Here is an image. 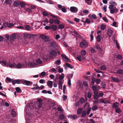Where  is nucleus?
I'll return each instance as SVG.
<instances>
[{"mask_svg": "<svg viewBox=\"0 0 123 123\" xmlns=\"http://www.w3.org/2000/svg\"><path fill=\"white\" fill-rule=\"evenodd\" d=\"M88 45V44L87 42L85 40H83L82 42H80L79 46L80 47L83 48L84 47H87Z\"/></svg>", "mask_w": 123, "mask_h": 123, "instance_id": "f257e3e1", "label": "nucleus"}, {"mask_svg": "<svg viewBox=\"0 0 123 123\" xmlns=\"http://www.w3.org/2000/svg\"><path fill=\"white\" fill-rule=\"evenodd\" d=\"M9 62H7L6 61L3 60L0 62V64L4 67H8L9 63Z\"/></svg>", "mask_w": 123, "mask_h": 123, "instance_id": "f03ea898", "label": "nucleus"}, {"mask_svg": "<svg viewBox=\"0 0 123 123\" xmlns=\"http://www.w3.org/2000/svg\"><path fill=\"white\" fill-rule=\"evenodd\" d=\"M54 18H55L56 19L55 20H54V24H55L58 25L60 23V21L59 20H60L61 18H60L57 16H52Z\"/></svg>", "mask_w": 123, "mask_h": 123, "instance_id": "7ed1b4c3", "label": "nucleus"}, {"mask_svg": "<svg viewBox=\"0 0 123 123\" xmlns=\"http://www.w3.org/2000/svg\"><path fill=\"white\" fill-rule=\"evenodd\" d=\"M96 48L99 51V53L100 54L103 55L104 53V51L103 49L100 47L98 45L96 46Z\"/></svg>", "mask_w": 123, "mask_h": 123, "instance_id": "20e7f679", "label": "nucleus"}, {"mask_svg": "<svg viewBox=\"0 0 123 123\" xmlns=\"http://www.w3.org/2000/svg\"><path fill=\"white\" fill-rule=\"evenodd\" d=\"M24 64L19 62L17 64H16V68H24Z\"/></svg>", "mask_w": 123, "mask_h": 123, "instance_id": "39448f33", "label": "nucleus"}, {"mask_svg": "<svg viewBox=\"0 0 123 123\" xmlns=\"http://www.w3.org/2000/svg\"><path fill=\"white\" fill-rule=\"evenodd\" d=\"M70 11L72 12L76 13L78 11V9L75 7L72 6L70 7Z\"/></svg>", "mask_w": 123, "mask_h": 123, "instance_id": "423d86ee", "label": "nucleus"}, {"mask_svg": "<svg viewBox=\"0 0 123 123\" xmlns=\"http://www.w3.org/2000/svg\"><path fill=\"white\" fill-rule=\"evenodd\" d=\"M118 11V9L115 7L114 8L110 9V12L112 14L114 12L115 13H117Z\"/></svg>", "mask_w": 123, "mask_h": 123, "instance_id": "0eeeda50", "label": "nucleus"}, {"mask_svg": "<svg viewBox=\"0 0 123 123\" xmlns=\"http://www.w3.org/2000/svg\"><path fill=\"white\" fill-rule=\"evenodd\" d=\"M67 117L68 118H70L72 119H75L76 118H77V116L76 115H69L67 116Z\"/></svg>", "mask_w": 123, "mask_h": 123, "instance_id": "6e6552de", "label": "nucleus"}, {"mask_svg": "<svg viewBox=\"0 0 123 123\" xmlns=\"http://www.w3.org/2000/svg\"><path fill=\"white\" fill-rule=\"evenodd\" d=\"M42 38L44 39L45 41H48L49 40V38L47 35H42L41 36Z\"/></svg>", "mask_w": 123, "mask_h": 123, "instance_id": "1a4fd4ad", "label": "nucleus"}, {"mask_svg": "<svg viewBox=\"0 0 123 123\" xmlns=\"http://www.w3.org/2000/svg\"><path fill=\"white\" fill-rule=\"evenodd\" d=\"M119 106V104L117 102H114L113 103L112 105V108H115L118 107Z\"/></svg>", "mask_w": 123, "mask_h": 123, "instance_id": "9d476101", "label": "nucleus"}, {"mask_svg": "<svg viewBox=\"0 0 123 123\" xmlns=\"http://www.w3.org/2000/svg\"><path fill=\"white\" fill-rule=\"evenodd\" d=\"M61 56L62 58L66 62H68L69 60V59L67 56L65 55H64L62 54L61 55Z\"/></svg>", "mask_w": 123, "mask_h": 123, "instance_id": "9b49d317", "label": "nucleus"}, {"mask_svg": "<svg viewBox=\"0 0 123 123\" xmlns=\"http://www.w3.org/2000/svg\"><path fill=\"white\" fill-rule=\"evenodd\" d=\"M50 54L53 56H56L57 53L56 51L54 50H52L49 52Z\"/></svg>", "mask_w": 123, "mask_h": 123, "instance_id": "f8f14e48", "label": "nucleus"}, {"mask_svg": "<svg viewBox=\"0 0 123 123\" xmlns=\"http://www.w3.org/2000/svg\"><path fill=\"white\" fill-rule=\"evenodd\" d=\"M23 83H25V85L27 86H29L32 83V82L26 80H24L23 81Z\"/></svg>", "mask_w": 123, "mask_h": 123, "instance_id": "ddd939ff", "label": "nucleus"}, {"mask_svg": "<svg viewBox=\"0 0 123 123\" xmlns=\"http://www.w3.org/2000/svg\"><path fill=\"white\" fill-rule=\"evenodd\" d=\"M21 81V80L19 79L18 80H14L12 82V84L14 85L16 83H17V84H20V82Z\"/></svg>", "mask_w": 123, "mask_h": 123, "instance_id": "4468645a", "label": "nucleus"}, {"mask_svg": "<svg viewBox=\"0 0 123 123\" xmlns=\"http://www.w3.org/2000/svg\"><path fill=\"white\" fill-rule=\"evenodd\" d=\"M42 14L43 15H53L52 13H47L45 11H43Z\"/></svg>", "mask_w": 123, "mask_h": 123, "instance_id": "2eb2a0df", "label": "nucleus"}, {"mask_svg": "<svg viewBox=\"0 0 123 123\" xmlns=\"http://www.w3.org/2000/svg\"><path fill=\"white\" fill-rule=\"evenodd\" d=\"M111 79L113 82H120V80L116 78L112 77L111 78Z\"/></svg>", "mask_w": 123, "mask_h": 123, "instance_id": "dca6fc26", "label": "nucleus"}, {"mask_svg": "<svg viewBox=\"0 0 123 123\" xmlns=\"http://www.w3.org/2000/svg\"><path fill=\"white\" fill-rule=\"evenodd\" d=\"M51 46L52 47L54 48H56L57 47V45L55 41H53L51 43Z\"/></svg>", "mask_w": 123, "mask_h": 123, "instance_id": "f3484780", "label": "nucleus"}, {"mask_svg": "<svg viewBox=\"0 0 123 123\" xmlns=\"http://www.w3.org/2000/svg\"><path fill=\"white\" fill-rule=\"evenodd\" d=\"M48 86L50 88H51L52 86L53 82H52L50 81H48L47 83Z\"/></svg>", "mask_w": 123, "mask_h": 123, "instance_id": "a211bd4d", "label": "nucleus"}, {"mask_svg": "<svg viewBox=\"0 0 123 123\" xmlns=\"http://www.w3.org/2000/svg\"><path fill=\"white\" fill-rule=\"evenodd\" d=\"M9 64L8 66L10 68H16V64L13 63V64L10 63V62H9Z\"/></svg>", "mask_w": 123, "mask_h": 123, "instance_id": "6ab92c4d", "label": "nucleus"}, {"mask_svg": "<svg viewBox=\"0 0 123 123\" xmlns=\"http://www.w3.org/2000/svg\"><path fill=\"white\" fill-rule=\"evenodd\" d=\"M50 27L51 29H52V30L53 31H55L57 28V26L54 25H51L50 26Z\"/></svg>", "mask_w": 123, "mask_h": 123, "instance_id": "aec40b11", "label": "nucleus"}, {"mask_svg": "<svg viewBox=\"0 0 123 123\" xmlns=\"http://www.w3.org/2000/svg\"><path fill=\"white\" fill-rule=\"evenodd\" d=\"M82 111V109L81 108H78L77 111V114L78 115H79L81 113Z\"/></svg>", "mask_w": 123, "mask_h": 123, "instance_id": "412c9836", "label": "nucleus"}, {"mask_svg": "<svg viewBox=\"0 0 123 123\" xmlns=\"http://www.w3.org/2000/svg\"><path fill=\"white\" fill-rule=\"evenodd\" d=\"M65 64L66 66L67 67H66L65 69H66V68H67L68 67L71 69H73V68L74 67L68 63H66Z\"/></svg>", "mask_w": 123, "mask_h": 123, "instance_id": "4be33fe9", "label": "nucleus"}, {"mask_svg": "<svg viewBox=\"0 0 123 123\" xmlns=\"http://www.w3.org/2000/svg\"><path fill=\"white\" fill-rule=\"evenodd\" d=\"M108 33L107 34L110 37L111 36V35L112 34V31L111 29H109L108 30Z\"/></svg>", "mask_w": 123, "mask_h": 123, "instance_id": "5701e85b", "label": "nucleus"}, {"mask_svg": "<svg viewBox=\"0 0 123 123\" xmlns=\"http://www.w3.org/2000/svg\"><path fill=\"white\" fill-rule=\"evenodd\" d=\"M13 5L14 6L17 7L19 5V3L18 1H14L13 2Z\"/></svg>", "mask_w": 123, "mask_h": 123, "instance_id": "b1692460", "label": "nucleus"}, {"mask_svg": "<svg viewBox=\"0 0 123 123\" xmlns=\"http://www.w3.org/2000/svg\"><path fill=\"white\" fill-rule=\"evenodd\" d=\"M69 31L70 33H74L77 35L78 34V33L77 32L74 30H73L71 28H70Z\"/></svg>", "mask_w": 123, "mask_h": 123, "instance_id": "393cba45", "label": "nucleus"}, {"mask_svg": "<svg viewBox=\"0 0 123 123\" xmlns=\"http://www.w3.org/2000/svg\"><path fill=\"white\" fill-rule=\"evenodd\" d=\"M64 77V75L63 73H62L61 75H60L59 76V79L60 80H63Z\"/></svg>", "mask_w": 123, "mask_h": 123, "instance_id": "a878e982", "label": "nucleus"}, {"mask_svg": "<svg viewBox=\"0 0 123 123\" xmlns=\"http://www.w3.org/2000/svg\"><path fill=\"white\" fill-rule=\"evenodd\" d=\"M16 36L15 34H12L10 37V39L12 40H14L16 38Z\"/></svg>", "mask_w": 123, "mask_h": 123, "instance_id": "bb28decb", "label": "nucleus"}, {"mask_svg": "<svg viewBox=\"0 0 123 123\" xmlns=\"http://www.w3.org/2000/svg\"><path fill=\"white\" fill-rule=\"evenodd\" d=\"M12 0H6L5 3L7 5L11 4L12 2Z\"/></svg>", "mask_w": 123, "mask_h": 123, "instance_id": "cd10ccee", "label": "nucleus"}, {"mask_svg": "<svg viewBox=\"0 0 123 123\" xmlns=\"http://www.w3.org/2000/svg\"><path fill=\"white\" fill-rule=\"evenodd\" d=\"M81 116L83 117H85L86 115V110L82 111L81 113Z\"/></svg>", "mask_w": 123, "mask_h": 123, "instance_id": "c85d7f7f", "label": "nucleus"}, {"mask_svg": "<svg viewBox=\"0 0 123 123\" xmlns=\"http://www.w3.org/2000/svg\"><path fill=\"white\" fill-rule=\"evenodd\" d=\"M37 65V63L35 62H31L29 63V65L31 66H35Z\"/></svg>", "mask_w": 123, "mask_h": 123, "instance_id": "c756f323", "label": "nucleus"}, {"mask_svg": "<svg viewBox=\"0 0 123 123\" xmlns=\"http://www.w3.org/2000/svg\"><path fill=\"white\" fill-rule=\"evenodd\" d=\"M64 27L65 26L64 25L61 24L59 25L58 26V28L61 29H63Z\"/></svg>", "mask_w": 123, "mask_h": 123, "instance_id": "7c9ffc66", "label": "nucleus"}, {"mask_svg": "<svg viewBox=\"0 0 123 123\" xmlns=\"http://www.w3.org/2000/svg\"><path fill=\"white\" fill-rule=\"evenodd\" d=\"M96 79L94 77H92V84L93 85L94 84V83L95 82V80H96Z\"/></svg>", "mask_w": 123, "mask_h": 123, "instance_id": "2f4dec72", "label": "nucleus"}, {"mask_svg": "<svg viewBox=\"0 0 123 123\" xmlns=\"http://www.w3.org/2000/svg\"><path fill=\"white\" fill-rule=\"evenodd\" d=\"M100 28L102 30H104L106 29V25H105L102 24L100 25Z\"/></svg>", "mask_w": 123, "mask_h": 123, "instance_id": "473e14b6", "label": "nucleus"}, {"mask_svg": "<svg viewBox=\"0 0 123 123\" xmlns=\"http://www.w3.org/2000/svg\"><path fill=\"white\" fill-rule=\"evenodd\" d=\"M73 74H72L70 76H69V74H67V78L68 79V80H70V79L72 78L73 76Z\"/></svg>", "mask_w": 123, "mask_h": 123, "instance_id": "72a5a7b5", "label": "nucleus"}, {"mask_svg": "<svg viewBox=\"0 0 123 123\" xmlns=\"http://www.w3.org/2000/svg\"><path fill=\"white\" fill-rule=\"evenodd\" d=\"M100 68L101 70H104L106 69V68L105 65H103L100 67Z\"/></svg>", "mask_w": 123, "mask_h": 123, "instance_id": "f704fd0d", "label": "nucleus"}, {"mask_svg": "<svg viewBox=\"0 0 123 123\" xmlns=\"http://www.w3.org/2000/svg\"><path fill=\"white\" fill-rule=\"evenodd\" d=\"M97 40L98 42H99L101 40V36L99 35H98L96 37Z\"/></svg>", "mask_w": 123, "mask_h": 123, "instance_id": "c9c22d12", "label": "nucleus"}, {"mask_svg": "<svg viewBox=\"0 0 123 123\" xmlns=\"http://www.w3.org/2000/svg\"><path fill=\"white\" fill-rule=\"evenodd\" d=\"M91 23L90 20L88 18H86L85 21V24H89Z\"/></svg>", "mask_w": 123, "mask_h": 123, "instance_id": "e433bc0d", "label": "nucleus"}, {"mask_svg": "<svg viewBox=\"0 0 123 123\" xmlns=\"http://www.w3.org/2000/svg\"><path fill=\"white\" fill-rule=\"evenodd\" d=\"M26 30L28 31H30L31 30V28L30 26L29 25H26L25 27Z\"/></svg>", "mask_w": 123, "mask_h": 123, "instance_id": "4c0bfd02", "label": "nucleus"}, {"mask_svg": "<svg viewBox=\"0 0 123 123\" xmlns=\"http://www.w3.org/2000/svg\"><path fill=\"white\" fill-rule=\"evenodd\" d=\"M4 103H5V105H6L7 107H8L9 106V104L7 102H5H5L3 101H2V103H1L2 105H3V104H4Z\"/></svg>", "mask_w": 123, "mask_h": 123, "instance_id": "58836bf2", "label": "nucleus"}, {"mask_svg": "<svg viewBox=\"0 0 123 123\" xmlns=\"http://www.w3.org/2000/svg\"><path fill=\"white\" fill-rule=\"evenodd\" d=\"M81 53L82 55L84 56L86 55V52L85 50H82L81 51Z\"/></svg>", "mask_w": 123, "mask_h": 123, "instance_id": "ea45409f", "label": "nucleus"}, {"mask_svg": "<svg viewBox=\"0 0 123 123\" xmlns=\"http://www.w3.org/2000/svg\"><path fill=\"white\" fill-rule=\"evenodd\" d=\"M117 73L119 74H123V70L121 69L117 70Z\"/></svg>", "mask_w": 123, "mask_h": 123, "instance_id": "a19ab883", "label": "nucleus"}, {"mask_svg": "<svg viewBox=\"0 0 123 123\" xmlns=\"http://www.w3.org/2000/svg\"><path fill=\"white\" fill-rule=\"evenodd\" d=\"M98 109V106L97 105L93 106L92 108V110L94 111L97 110Z\"/></svg>", "mask_w": 123, "mask_h": 123, "instance_id": "79ce46f5", "label": "nucleus"}, {"mask_svg": "<svg viewBox=\"0 0 123 123\" xmlns=\"http://www.w3.org/2000/svg\"><path fill=\"white\" fill-rule=\"evenodd\" d=\"M11 114L12 116L13 117H14L16 116V112L14 111H12L11 112Z\"/></svg>", "mask_w": 123, "mask_h": 123, "instance_id": "37998d69", "label": "nucleus"}, {"mask_svg": "<svg viewBox=\"0 0 123 123\" xmlns=\"http://www.w3.org/2000/svg\"><path fill=\"white\" fill-rule=\"evenodd\" d=\"M19 4L21 7H23L25 6V3L23 2H20Z\"/></svg>", "mask_w": 123, "mask_h": 123, "instance_id": "c03bdc74", "label": "nucleus"}, {"mask_svg": "<svg viewBox=\"0 0 123 123\" xmlns=\"http://www.w3.org/2000/svg\"><path fill=\"white\" fill-rule=\"evenodd\" d=\"M16 91L18 93H20L21 92V90L20 88L19 87H17L15 88Z\"/></svg>", "mask_w": 123, "mask_h": 123, "instance_id": "a18cd8bd", "label": "nucleus"}, {"mask_svg": "<svg viewBox=\"0 0 123 123\" xmlns=\"http://www.w3.org/2000/svg\"><path fill=\"white\" fill-rule=\"evenodd\" d=\"M92 93L90 92H88L87 93V97L89 99L91 98L92 96Z\"/></svg>", "mask_w": 123, "mask_h": 123, "instance_id": "49530a36", "label": "nucleus"}, {"mask_svg": "<svg viewBox=\"0 0 123 123\" xmlns=\"http://www.w3.org/2000/svg\"><path fill=\"white\" fill-rule=\"evenodd\" d=\"M80 101L81 104H83L85 102V100L83 98H80Z\"/></svg>", "mask_w": 123, "mask_h": 123, "instance_id": "de8ad7c7", "label": "nucleus"}, {"mask_svg": "<svg viewBox=\"0 0 123 123\" xmlns=\"http://www.w3.org/2000/svg\"><path fill=\"white\" fill-rule=\"evenodd\" d=\"M90 50L92 53H94L96 52V50L94 48H91Z\"/></svg>", "mask_w": 123, "mask_h": 123, "instance_id": "09e8293b", "label": "nucleus"}, {"mask_svg": "<svg viewBox=\"0 0 123 123\" xmlns=\"http://www.w3.org/2000/svg\"><path fill=\"white\" fill-rule=\"evenodd\" d=\"M59 118L61 120H62L65 118V116L64 115L61 114L59 116Z\"/></svg>", "mask_w": 123, "mask_h": 123, "instance_id": "8fccbe9b", "label": "nucleus"}, {"mask_svg": "<svg viewBox=\"0 0 123 123\" xmlns=\"http://www.w3.org/2000/svg\"><path fill=\"white\" fill-rule=\"evenodd\" d=\"M55 63L56 65H59L61 63V61L60 60H58L55 61Z\"/></svg>", "mask_w": 123, "mask_h": 123, "instance_id": "3c124183", "label": "nucleus"}, {"mask_svg": "<svg viewBox=\"0 0 123 123\" xmlns=\"http://www.w3.org/2000/svg\"><path fill=\"white\" fill-rule=\"evenodd\" d=\"M116 112L118 114H120L121 112V110L119 108H116Z\"/></svg>", "mask_w": 123, "mask_h": 123, "instance_id": "603ef678", "label": "nucleus"}, {"mask_svg": "<svg viewBox=\"0 0 123 123\" xmlns=\"http://www.w3.org/2000/svg\"><path fill=\"white\" fill-rule=\"evenodd\" d=\"M104 102V103L105 104H110V102L107 100L105 99Z\"/></svg>", "mask_w": 123, "mask_h": 123, "instance_id": "864d4df0", "label": "nucleus"}, {"mask_svg": "<svg viewBox=\"0 0 123 123\" xmlns=\"http://www.w3.org/2000/svg\"><path fill=\"white\" fill-rule=\"evenodd\" d=\"M37 63L39 64H40L42 63V61L40 59H38L36 61Z\"/></svg>", "mask_w": 123, "mask_h": 123, "instance_id": "5fc2aeb1", "label": "nucleus"}, {"mask_svg": "<svg viewBox=\"0 0 123 123\" xmlns=\"http://www.w3.org/2000/svg\"><path fill=\"white\" fill-rule=\"evenodd\" d=\"M117 57L118 59L121 60L122 59V56L120 54H118L117 56Z\"/></svg>", "mask_w": 123, "mask_h": 123, "instance_id": "6e6d98bb", "label": "nucleus"}, {"mask_svg": "<svg viewBox=\"0 0 123 123\" xmlns=\"http://www.w3.org/2000/svg\"><path fill=\"white\" fill-rule=\"evenodd\" d=\"M54 20L53 18H50L49 19V22L51 24H52L54 22Z\"/></svg>", "mask_w": 123, "mask_h": 123, "instance_id": "4d7b16f0", "label": "nucleus"}, {"mask_svg": "<svg viewBox=\"0 0 123 123\" xmlns=\"http://www.w3.org/2000/svg\"><path fill=\"white\" fill-rule=\"evenodd\" d=\"M101 81V80L100 79H97L95 80V82H96V83L97 84H98Z\"/></svg>", "mask_w": 123, "mask_h": 123, "instance_id": "13d9d810", "label": "nucleus"}, {"mask_svg": "<svg viewBox=\"0 0 123 123\" xmlns=\"http://www.w3.org/2000/svg\"><path fill=\"white\" fill-rule=\"evenodd\" d=\"M99 96L98 95H93V98L95 99H97L99 98Z\"/></svg>", "mask_w": 123, "mask_h": 123, "instance_id": "bf43d9fd", "label": "nucleus"}, {"mask_svg": "<svg viewBox=\"0 0 123 123\" xmlns=\"http://www.w3.org/2000/svg\"><path fill=\"white\" fill-rule=\"evenodd\" d=\"M45 81V80L43 79H41L39 80V82L41 84H43L44 83H45V82H44Z\"/></svg>", "mask_w": 123, "mask_h": 123, "instance_id": "052dcab7", "label": "nucleus"}, {"mask_svg": "<svg viewBox=\"0 0 123 123\" xmlns=\"http://www.w3.org/2000/svg\"><path fill=\"white\" fill-rule=\"evenodd\" d=\"M14 24L12 23H9L8 24V27L9 28H11V27L13 26Z\"/></svg>", "mask_w": 123, "mask_h": 123, "instance_id": "680f3d73", "label": "nucleus"}, {"mask_svg": "<svg viewBox=\"0 0 123 123\" xmlns=\"http://www.w3.org/2000/svg\"><path fill=\"white\" fill-rule=\"evenodd\" d=\"M67 99V96L65 95H63V101L66 100Z\"/></svg>", "mask_w": 123, "mask_h": 123, "instance_id": "e2e57ef3", "label": "nucleus"}, {"mask_svg": "<svg viewBox=\"0 0 123 123\" xmlns=\"http://www.w3.org/2000/svg\"><path fill=\"white\" fill-rule=\"evenodd\" d=\"M107 6L106 5H105L102 9L103 10H104L105 12L107 11Z\"/></svg>", "mask_w": 123, "mask_h": 123, "instance_id": "0e129e2a", "label": "nucleus"}, {"mask_svg": "<svg viewBox=\"0 0 123 123\" xmlns=\"http://www.w3.org/2000/svg\"><path fill=\"white\" fill-rule=\"evenodd\" d=\"M45 75V73L44 72H41L39 75H41L43 77H44Z\"/></svg>", "mask_w": 123, "mask_h": 123, "instance_id": "69168bd1", "label": "nucleus"}, {"mask_svg": "<svg viewBox=\"0 0 123 123\" xmlns=\"http://www.w3.org/2000/svg\"><path fill=\"white\" fill-rule=\"evenodd\" d=\"M74 20L76 22H80V20L79 19L77 18H75L74 19Z\"/></svg>", "mask_w": 123, "mask_h": 123, "instance_id": "338daca9", "label": "nucleus"}, {"mask_svg": "<svg viewBox=\"0 0 123 123\" xmlns=\"http://www.w3.org/2000/svg\"><path fill=\"white\" fill-rule=\"evenodd\" d=\"M37 105L38 107L39 108H41L42 106V103H37Z\"/></svg>", "mask_w": 123, "mask_h": 123, "instance_id": "774afa93", "label": "nucleus"}]
</instances>
